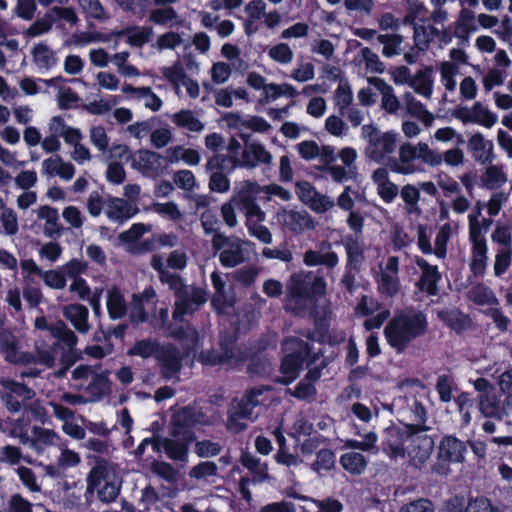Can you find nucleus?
Here are the masks:
<instances>
[{"label":"nucleus","mask_w":512,"mask_h":512,"mask_svg":"<svg viewBox=\"0 0 512 512\" xmlns=\"http://www.w3.org/2000/svg\"><path fill=\"white\" fill-rule=\"evenodd\" d=\"M260 193H262V186L256 181L244 180L239 183L231 199L237 209L244 214L249 234L264 244H271L272 233L262 224L266 219V213L257 203Z\"/></svg>","instance_id":"1"},{"label":"nucleus","mask_w":512,"mask_h":512,"mask_svg":"<svg viewBox=\"0 0 512 512\" xmlns=\"http://www.w3.org/2000/svg\"><path fill=\"white\" fill-rule=\"evenodd\" d=\"M428 328L426 315L419 310L405 309L394 315L384 329L388 343L398 352L418 337L423 336Z\"/></svg>","instance_id":"2"},{"label":"nucleus","mask_w":512,"mask_h":512,"mask_svg":"<svg viewBox=\"0 0 512 512\" xmlns=\"http://www.w3.org/2000/svg\"><path fill=\"white\" fill-rule=\"evenodd\" d=\"M51 336L57 339L52 345L42 340L35 342V361L38 364L52 368L56 362L55 352H61L60 361H66L69 357H77L78 336L71 330L64 321L54 323L51 329Z\"/></svg>","instance_id":"3"},{"label":"nucleus","mask_w":512,"mask_h":512,"mask_svg":"<svg viewBox=\"0 0 512 512\" xmlns=\"http://www.w3.org/2000/svg\"><path fill=\"white\" fill-rule=\"evenodd\" d=\"M122 480L116 472L113 463L104 459H96L94 467L87 477V493H97L98 499L103 503H111L120 493Z\"/></svg>","instance_id":"4"},{"label":"nucleus","mask_w":512,"mask_h":512,"mask_svg":"<svg viewBox=\"0 0 512 512\" xmlns=\"http://www.w3.org/2000/svg\"><path fill=\"white\" fill-rule=\"evenodd\" d=\"M70 387L83 392L90 403L97 402L110 391L109 372L92 365H78L71 372Z\"/></svg>","instance_id":"5"},{"label":"nucleus","mask_w":512,"mask_h":512,"mask_svg":"<svg viewBox=\"0 0 512 512\" xmlns=\"http://www.w3.org/2000/svg\"><path fill=\"white\" fill-rule=\"evenodd\" d=\"M361 137L366 143L365 157L377 164H383L397 150L399 135L393 130L381 131L374 123L361 127Z\"/></svg>","instance_id":"6"},{"label":"nucleus","mask_w":512,"mask_h":512,"mask_svg":"<svg viewBox=\"0 0 512 512\" xmlns=\"http://www.w3.org/2000/svg\"><path fill=\"white\" fill-rule=\"evenodd\" d=\"M252 243L236 235L217 234L211 238V247L218 255L219 263L225 268H235L251 258L248 249Z\"/></svg>","instance_id":"7"},{"label":"nucleus","mask_w":512,"mask_h":512,"mask_svg":"<svg viewBox=\"0 0 512 512\" xmlns=\"http://www.w3.org/2000/svg\"><path fill=\"white\" fill-rule=\"evenodd\" d=\"M435 150L425 142L413 144L404 142L398 148V158L390 162V170L400 175H411L418 171L414 164L415 160H421L430 167V164H437L438 160Z\"/></svg>","instance_id":"8"},{"label":"nucleus","mask_w":512,"mask_h":512,"mask_svg":"<svg viewBox=\"0 0 512 512\" xmlns=\"http://www.w3.org/2000/svg\"><path fill=\"white\" fill-rule=\"evenodd\" d=\"M285 309L298 316L310 314L315 306L311 283L305 273L290 276L286 284Z\"/></svg>","instance_id":"9"},{"label":"nucleus","mask_w":512,"mask_h":512,"mask_svg":"<svg viewBox=\"0 0 512 512\" xmlns=\"http://www.w3.org/2000/svg\"><path fill=\"white\" fill-rule=\"evenodd\" d=\"M175 296L172 313L175 321H183L185 315H192L206 303L208 293L205 289L184 283L180 276L170 287Z\"/></svg>","instance_id":"10"},{"label":"nucleus","mask_w":512,"mask_h":512,"mask_svg":"<svg viewBox=\"0 0 512 512\" xmlns=\"http://www.w3.org/2000/svg\"><path fill=\"white\" fill-rule=\"evenodd\" d=\"M213 421L203 410L195 405H189L178 409L171 417L170 434L173 437H183L194 440L192 429L212 425Z\"/></svg>","instance_id":"11"},{"label":"nucleus","mask_w":512,"mask_h":512,"mask_svg":"<svg viewBox=\"0 0 512 512\" xmlns=\"http://www.w3.org/2000/svg\"><path fill=\"white\" fill-rule=\"evenodd\" d=\"M283 351L285 356L280 367L283 374L281 382L288 384L298 376L303 362L310 356L312 349L307 342L297 337H289L283 342Z\"/></svg>","instance_id":"12"},{"label":"nucleus","mask_w":512,"mask_h":512,"mask_svg":"<svg viewBox=\"0 0 512 512\" xmlns=\"http://www.w3.org/2000/svg\"><path fill=\"white\" fill-rule=\"evenodd\" d=\"M429 426L413 425V433L409 437L406 456L410 466L421 469L430 459L434 450V440L426 434Z\"/></svg>","instance_id":"13"},{"label":"nucleus","mask_w":512,"mask_h":512,"mask_svg":"<svg viewBox=\"0 0 512 512\" xmlns=\"http://www.w3.org/2000/svg\"><path fill=\"white\" fill-rule=\"evenodd\" d=\"M244 140L240 158L235 159V166L245 169H255L258 166L270 167L273 163V156L266 147L258 141H249L248 136L241 133Z\"/></svg>","instance_id":"14"},{"label":"nucleus","mask_w":512,"mask_h":512,"mask_svg":"<svg viewBox=\"0 0 512 512\" xmlns=\"http://www.w3.org/2000/svg\"><path fill=\"white\" fill-rule=\"evenodd\" d=\"M413 433V425L402 427L392 426L384 430L383 451L393 460L403 459L406 456L409 437Z\"/></svg>","instance_id":"15"},{"label":"nucleus","mask_w":512,"mask_h":512,"mask_svg":"<svg viewBox=\"0 0 512 512\" xmlns=\"http://www.w3.org/2000/svg\"><path fill=\"white\" fill-rule=\"evenodd\" d=\"M131 166L146 177L160 176L166 168L163 157L147 149H140L131 156Z\"/></svg>","instance_id":"16"},{"label":"nucleus","mask_w":512,"mask_h":512,"mask_svg":"<svg viewBox=\"0 0 512 512\" xmlns=\"http://www.w3.org/2000/svg\"><path fill=\"white\" fill-rule=\"evenodd\" d=\"M398 271L399 259L396 256H390L387 259L385 267L380 268L377 277V285L379 293L384 297L392 298L400 292L401 284Z\"/></svg>","instance_id":"17"},{"label":"nucleus","mask_w":512,"mask_h":512,"mask_svg":"<svg viewBox=\"0 0 512 512\" xmlns=\"http://www.w3.org/2000/svg\"><path fill=\"white\" fill-rule=\"evenodd\" d=\"M296 194L306 206L317 213H325L335 205L331 197L321 194L307 181L296 183Z\"/></svg>","instance_id":"18"},{"label":"nucleus","mask_w":512,"mask_h":512,"mask_svg":"<svg viewBox=\"0 0 512 512\" xmlns=\"http://www.w3.org/2000/svg\"><path fill=\"white\" fill-rule=\"evenodd\" d=\"M454 116L464 124L474 123L487 128L497 122V116L481 102H475L471 107H457Z\"/></svg>","instance_id":"19"},{"label":"nucleus","mask_w":512,"mask_h":512,"mask_svg":"<svg viewBox=\"0 0 512 512\" xmlns=\"http://www.w3.org/2000/svg\"><path fill=\"white\" fill-rule=\"evenodd\" d=\"M160 373L163 378L170 380L179 379L178 374L182 368V356L180 351L172 346H163L157 357Z\"/></svg>","instance_id":"20"},{"label":"nucleus","mask_w":512,"mask_h":512,"mask_svg":"<svg viewBox=\"0 0 512 512\" xmlns=\"http://www.w3.org/2000/svg\"><path fill=\"white\" fill-rule=\"evenodd\" d=\"M475 19L473 11L463 8L460 10L457 19L450 25V28L453 29V36L458 40V46L466 47L469 45L471 34L478 29Z\"/></svg>","instance_id":"21"},{"label":"nucleus","mask_w":512,"mask_h":512,"mask_svg":"<svg viewBox=\"0 0 512 512\" xmlns=\"http://www.w3.org/2000/svg\"><path fill=\"white\" fill-rule=\"evenodd\" d=\"M279 223L295 233L314 229L315 225L306 210L282 209L277 213Z\"/></svg>","instance_id":"22"},{"label":"nucleus","mask_w":512,"mask_h":512,"mask_svg":"<svg viewBox=\"0 0 512 512\" xmlns=\"http://www.w3.org/2000/svg\"><path fill=\"white\" fill-rule=\"evenodd\" d=\"M62 314L78 333L85 335L90 332L92 325L86 306L79 303L67 304L62 307Z\"/></svg>","instance_id":"23"},{"label":"nucleus","mask_w":512,"mask_h":512,"mask_svg":"<svg viewBox=\"0 0 512 512\" xmlns=\"http://www.w3.org/2000/svg\"><path fill=\"white\" fill-rule=\"evenodd\" d=\"M466 451L467 448L463 441L447 435L439 443L437 456L439 460L445 462L461 463L465 459Z\"/></svg>","instance_id":"24"},{"label":"nucleus","mask_w":512,"mask_h":512,"mask_svg":"<svg viewBox=\"0 0 512 512\" xmlns=\"http://www.w3.org/2000/svg\"><path fill=\"white\" fill-rule=\"evenodd\" d=\"M416 264L421 270V276L416 283L417 288L428 295H436L438 293L437 283L441 279L437 266L429 264L423 258H416Z\"/></svg>","instance_id":"25"},{"label":"nucleus","mask_w":512,"mask_h":512,"mask_svg":"<svg viewBox=\"0 0 512 512\" xmlns=\"http://www.w3.org/2000/svg\"><path fill=\"white\" fill-rule=\"evenodd\" d=\"M138 212L139 208L135 202L118 197H111L106 204L105 210L107 218L118 223H123Z\"/></svg>","instance_id":"26"},{"label":"nucleus","mask_w":512,"mask_h":512,"mask_svg":"<svg viewBox=\"0 0 512 512\" xmlns=\"http://www.w3.org/2000/svg\"><path fill=\"white\" fill-rule=\"evenodd\" d=\"M253 418L254 413L234 399L228 410L226 428L231 433H240L247 428L248 421H252Z\"/></svg>","instance_id":"27"},{"label":"nucleus","mask_w":512,"mask_h":512,"mask_svg":"<svg viewBox=\"0 0 512 512\" xmlns=\"http://www.w3.org/2000/svg\"><path fill=\"white\" fill-rule=\"evenodd\" d=\"M367 81L381 94V108L388 114L395 115L401 108V103L394 93L393 87L379 77H368Z\"/></svg>","instance_id":"28"},{"label":"nucleus","mask_w":512,"mask_h":512,"mask_svg":"<svg viewBox=\"0 0 512 512\" xmlns=\"http://www.w3.org/2000/svg\"><path fill=\"white\" fill-rule=\"evenodd\" d=\"M303 261L309 266L324 265L332 269L337 266L339 259L337 254L331 250V243L323 241L319 244V250L306 251Z\"/></svg>","instance_id":"29"},{"label":"nucleus","mask_w":512,"mask_h":512,"mask_svg":"<svg viewBox=\"0 0 512 512\" xmlns=\"http://www.w3.org/2000/svg\"><path fill=\"white\" fill-rule=\"evenodd\" d=\"M37 218L44 220L43 232L44 234L52 239L59 238L64 227L60 223L58 210L49 205H42L36 210Z\"/></svg>","instance_id":"30"},{"label":"nucleus","mask_w":512,"mask_h":512,"mask_svg":"<svg viewBox=\"0 0 512 512\" xmlns=\"http://www.w3.org/2000/svg\"><path fill=\"white\" fill-rule=\"evenodd\" d=\"M404 406L402 407V416L410 421L405 423L404 425H422L427 426V411L423 405L421 399H419L416 395H408L405 396Z\"/></svg>","instance_id":"31"},{"label":"nucleus","mask_w":512,"mask_h":512,"mask_svg":"<svg viewBox=\"0 0 512 512\" xmlns=\"http://www.w3.org/2000/svg\"><path fill=\"white\" fill-rule=\"evenodd\" d=\"M468 148L473 158L481 163L486 164L493 160V143L486 140L481 133H475L468 139Z\"/></svg>","instance_id":"32"},{"label":"nucleus","mask_w":512,"mask_h":512,"mask_svg":"<svg viewBox=\"0 0 512 512\" xmlns=\"http://www.w3.org/2000/svg\"><path fill=\"white\" fill-rule=\"evenodd\" d=\"M239 460L242 466L252 475L251 481L253 483H262L270 478L267 463L262 462L254 454L243 451Z\"/></svg>","instance_id":"33"},{"label":"nucleus","mask_w":512,"mask_h":512,"mask_svg":"<svg viewBox=\"0 0 512 512\" xmlns=\"http://www.w3.org/2000/svg\"><path fill=\"white\" fill-rule=\"evenodd\" d=\"M58 439L59 436L54 430L35 425L32 427V436L27 445L40 454L46 448L56 445Z\"/></svg>","instance_id":"34"},{"label":"nucleus","mask_w":512,"mask_h":512,"mask_svg":"<svg viewBox=\"0 0 512 512\" xmlns=\"http://www.w3.org/2000/svg\"><path fill=\"white\" fill-rule=\"evenodd\" d=\"M20 341L18 337L9 329H0V353L4 354L5 360L9 363H19Z\"/></svg>","instance_id":"35"},{"label":"nucleus","mask_w":512,"mask_h":512,"mask_svg":"<svg viewBox=\"0 0 512 512\" xmlns=\"http://www.w3.org/2000/svg\"><path fill=\"white\" fill-rule=\"evenodd\" d=\"M438 318L456 333H462L471 326V319L457 308H446L437 312Z\"/></svg>","instance_id":"36"},{"label":"nucleus","mask_w":512,"mask_h":512,"mask_svg":"<svg viewBox=\"0 0 512 512\" xmlns=\"http://www.w3.org/2000/svg\"><path fill=\"white\" fill-rule=\"evenodd\" d=\"M403 101L406 111L411 117L418 119L426 127L433 124L435 120L433 113L428 111L424 104L417 100L411 92H406L403 95Z\"/></svg>","instance_id":"37"},{"label":"nucleus","mask_w":512,"mask_h":512,"mask_svg":"<svg viewBox=\"0 0 512 512\" xmlns=\"http://www.w3.org/2000/svg\"><path fill=\"white\" fill-rule=\"evenodd\" d=\"M433 68L431 66H425L423 69L418 70L414 76H412L409 86L415 91V93L423 96L426 99H430L433 91Z\"/></svg>","instance_id":"38"},{"label":"nucleus","mask_w":512,"mask_h":512,"mask_svg":"<svg viewBox=\"0 0 512 512\" xmlns=\"http://www.w3.org/2000/svg\"><path fill=\"white\" fill-rule=\"evenodd\" d=\"M171 120L176 127L192 133H201L205 129V123L190 109H182L174 113L171 116Z\"/></svg>","instance_id":"39"},{"label":"nucleus","mask_w":512,"mask_h":512,"mask_svg":"<svg viewBox=\"0 0 512 512\" xmlns=\"http://www.w3.org/2000/svg\"><path fill=\"white\" fill-rule=\"evenodd\" d=\"M176 438L177 439L164 438L160 441V445L170 459L186 462L188 458V447L193 440H188L183 437Z\"/></svg>","instance_id":"40"},{"label":"nucleus","mask_w":512,"mask_h":512,"mask_svg":"<svg viewBox=\"0 0 512 512\" xmlns=\"http://www.w3.org/2000/svg\"><path fill=\"white\" fill-rule=\"evenodd\" d=\"M106 306L109 317L113 320L122 319L128 311L125 298L117 287L108 290Z\"/></svg>","instance_id":"41"},{"label":"nucleus","mask_w":512,"mask_h":512,"mask_svg":"<svg viewBox=\"0 0 512 512\" xmlns=\"http://www.w3.org/2000/svg\"><path fill=\"white\" fill-rule=\"evenodd\" d=\"M31 55L34 63L41 69L49 70L57 63L55 51L45 42L35 44Z\"/></svg>","instance_id":"42"},{"label":"nucleus","mask_w":512,"mask_h":512,"mask_svg":"<svg viewBox=\"0 0 512 512\" xmlns=\"http://www.w3.org/2000/svg\"><path fill=\"white\" fill-rule=\"evenodd\" d=\"M480 413L486 418L503 419L502 405L494 393H484L478 398Z\"/></svg>","instance_id":"43"},{"label":"nucleus","mask_w":512,"mask_h":512,"mask_svg":"<svg viewBox=\"0 0 512 512\" xmlns=\"http://www.w3.org/2000/svg\"><path fill=\"white\" fill-rule=\"evenodd\" d=\"M163 346L156 338H145L137 340L134 345L128 350V355L139 356L143 359L155 357L157 359L160 350Z\"/></svg>","instance_id":"44"},{"label":"nucleus","mask_w":512,"mask_h":512,"mask_svg":"<svg viewBox=\"0 0 512 512\" xmlns=\"http://www.w3.org/2000/svg\"><path fill=\"white\" fill-rule=\"evenodd\" d=\"M347 254V266L358 270L364 262L363 243L356 237H347L344 241Z\"/></svg>","instance_id":"45"},{"label":"nucleus","mask_w":512,"mask_h":512,"mask_svg":"<svg viewBox=\"0 0 512 512\" xmlns=\"http://www.w3.org/2000/svg\"><path fill=\"white\" fill-rule=\"evenodd\" d=\"M342 468L352 475H361L368 465L366 457L360 452H347L340 457Z\"/></svg>","instance_id":"46"},{"label":"nucleus","mask_w":512,"mask_h":512,"mask_svg":"<svg viewBox=\"0 0 512 512\" xmlns=\"http://www.w3.org/2000/svg\"><path fill=\"white\" fill-rule=\"evenodd\" d=\"M400 195L404 201L405 212L408 215L420 216L422 214V210L418 204L420 200V191L416 186L412 184L404 185L401 188Z\"/></svg>","instance_id":"47"},{"label":"nucleus","mask_w":512,"mask_h":512,"mask_svg":"<svg viewBox=\"0 0 512 512\" xmlns=\"http://www.w3.org/2000/svg\"><path fill=\"white\" fill-rule=\"evenodd\" d=\"M377 41L383 45L382 55L391 58L400 55L404 37L398 33L379 34L377 35Z\"/></svg>","instance_id":"48"},{"label":"nucleus","mask_w":512,"mask_h":512,"mask_svg":"<svg viewBox=\"0 0 512 512\" xmlns=\"http://www.w3.org/2000/svg\"><path fill=\"white\" fill-rule=\"evenodd\" d=\"M481 182L487 189H498L507 182V175L503 171L502 167L498 165H491L486 168L485 172L481 176Z\"/></svg>","instance_id":"49"},{"label":"nucleus","mask_w":512,"mask_h":512,"mask_svg":"<svg viewBox=\"0 0 512 512\" xmlns=\"http://www.w3.org/2000/svg\"><path fill=\"white\" fill-rule=\"evenodd\" d=\"M52 13L46 12L42 17L36 19L27 29L23 31L25 38H35L45 35L52 30L54 24Z\"/></svg>","instance_id":"50"},{"label":"nucleus","mask_w":512,"mask_h":512,"mask_svg":"<svg viewBox=\"0 0 512 512\" xmlns=\"http://www.w3.org/2000/svg\"><path fill=\"white\" fill-rule=\"evenodd\" d=\"M426 22L427 21L425 19H422V22L410 25L413 30L414 47L418 51L422 52L427 51L432 43L429 32V24Z\"/></svg>","instance_id":"51"},{"label":"nucleus","mask_w":512,"mask_h":512,"mask_svg":"<svg viewBox=\"0 0 512 512\" xmlns=\"http://www.w3.org/2000/svg\"><path fill=\"white\" fill-rule=\"evenodd\" d=\"M428 9L425 4L420 0H412L407 2L406 14L402 18V24L413 25L422 22V19H427L425 16Z\"/></svg>","instance_id":"52"},{"label":"nucleus","mask_w":512,"mask_h":512,"mask_svg":"<svg viewBox=\"0 0 512 512\" xmlns=\"http://www.w3.org/2000/svg\"><path fill=\"white\" fill-rule=\"evenodd\" d=\"M0 385L6 391H9L10 393L22 398L25 401L32 400L36 396V393L33 389L24 383L14 381L8 377H0Z\"/></svg>","instance_id":"53"},{"label":"nucleus","mask_w":512,"mask_h":512,"mask_svg":"<svg viewBox=\"0 0 512 512\" xmlns=\"http://www.w3.org/2000/svg\"><path fill=\"white\" fill-rule=\"evenodd\" d=\"M151 267L157 271L158 277L161 283L170 287L180 275L169 270L167 262L164 263L163 258L160 255H153L150 261Z\"/></svg>","instance_id":"54"},{"label":"nucleus","mask_w":512,"mask_h":512,"mask_svg":"<svg viewBox=\"0 0 512 512\" xmlns=\"http://www.w3.org/2000/svg\"><path fill=\"white\" fill-rule=\"evenodd\" d=\"M211 282L213 288L215 289V293L212 299L213 305L217 308L231 306L232 302L228 300L225 290L226 283L218 272L214 271L211 274Z\"/></svg>","instance_id":"55"},{"label":"nucleus","mask_w":512,"mask_h":512,"mask_svg":"<svg viewBox=\"0 0 512 512\" xmlns=\"http://www.w3.org/2000/svg\"><path fill=\"white\" fill-rule=\"evenodd\" d=\"M160 71L162 76L173 85L175 92L178 93L181 83L187 77L181 62L176 61L172 66L162 67Z\"/></svg>","instance_id":"56"},{"label":"nucleus","mask_w":512,"mask_h":512,"mask_svg":"<svg viewBox=\"0 0 512 512\" xmlns=\"http://www.w3.org/2000/svg\"><path fill=\"white\" fill-rule=\"evenodd\" d=\"M361 440L348 439L345 441L344 447L348 449L360 450L364 452H377V435L374 432H368L361 436Z\"/></svg>","instance_id":"57"},{"label":"nucleus","mask_w":512,"mask_h":512,"mask_svg":"<svg viewBox=\"0 0 512 512\" xmlns=\"http://www.w3.org/2000/svg\"><path fill=\"white\" fill-rule=\"evenodd\" d=\"M359 56L364 61L365 69L367 71L377 74H382L385 72V64L381 61L379 55L375 53L371 48L363 47L359 52Z\"/></svg>","instance_id":"58"},{"label":"nucleus","mask_w":512,"mask_h":512,"mask_svg":"<svg viewBox=\"0 0 512 512\" xmlns=\"http://www.w3.org/2000/svg\"><path fill=\"white\" fill-rule=\"evenodd\" d=\"M437 154V164H430V167L440 166L443 162L448 166L457 167L464 163L465 155L464 152L460 148H452L444 151L443 153L435 150Z\"/></svg>","instance_id":"59"},{"label":"nucleus","mask_w":512,"mask_h":512,"mask_svg":"<svg viewBox=\"0 0 512 512\" xmlns=\"http://www.w3.org/2000/svg\"><path fill=\"white\" fill-rule=\"evenodd\" d=\"M441 82L446 90L452 92L456 89L455 76L459 73V67L452 62L444 61L440 64Z\"/></svg>","instance_id":"60"},{"label":"nucleus","mask_w":512,"mask_h":512,"mask_svg":"<svg viewBox=\"0 0 512 512\" xmlns=\"http://www.w3.org/2000/svg\"><path fill=\"white\" fill-rule=\"evenodd\" d=\"M269 388L266 386H258L249 389L245 395L237 400L240 404H243L246 408H248L252 413L254 408L264 402L263 395Z\"/></svg>","instance_id":"61"},{"label":"nucleus","mask_w":512,"mask_h":512,"mask_svg":"<svg viewBox=\"0 0 512 512\" xmlns=\"http://www.w3.org/2000/svg\"><path fill=\"white\" fill-rule=\"evenodd\" d=\"M335 466V454L330 449H321L317 452L316 460L312 464L311 468L321 474L334 468Z\"/></svg>","instance_id":"62"},{"label":"nucleus","mask_w":512,"mask_h":512,"mask_svg":"<svg viewBox=\"0 0 512 512\" xmlns=\"http://www.w3.org/2000/svg\"><path fill=\"white\" fill-rule=\"evenodd\" d=\"M150 471L168 483H175L178 480V472L171 464L164 461H153L150 464Z\"/></svg>","instance_id":"63"},{"label":"nucleus","mask_w":512,"mask_h":512,"mask_svg":"<svg viewBox=\"0 0 512 512\" xmlns=\"http://www.w3.org/2000/svg\"><path fill=\"white\" fill-rule=\"evenodd\" d=\"M469 298L479 305H496L498 299L494 293L485 286L478 285L469 291Z\"/></svg>","instance_id":"64"}]
</instances>
